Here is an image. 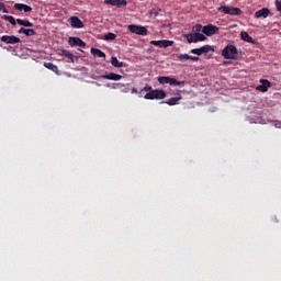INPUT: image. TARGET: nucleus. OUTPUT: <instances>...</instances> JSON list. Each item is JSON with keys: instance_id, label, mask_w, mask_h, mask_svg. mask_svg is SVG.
<instances>
[{"instance_id": "obj_35", "label": "nucleus", "mask_w": 281, "mask_h": 281, "mask_svg": "<svg viewBox=\"0 0 281 281\" xmlns=\"http://www.w3.org/2000/svg\"><path fill=\"white\" fill-rule=\"evenodd\" d=\"M0 11L3 12L4 14H8V9L5 8L4 3H0Z\"/></svg>"}, {"instance_id": "obj_28", "label": "nucleus", "mask_w": 281, "mask_h": 281, "mask_svg": "<svg viewBox=\"0 0 281 281\" xmlns=\"http://www.w3.org/2000/svg\"><path fill=\"white\" fill-rule=\"evenodd\" d=\"M144 91H146L147 93H150V91H153V86H150V85H145V87H144V88L140 90V92H139L140 98H142V93H143Z\"/></svg>"}, {"instance_id": "obj_11", "label": "nucleus", "mask_w": 281, "mask_h": 281, "mask_svg": "<svg viewBox=\"0 0 281 281\" xmlns=\"http://www.w3.org/2000/svg\"><path fill=\"white\" fill-rule=\"evenodd\" d=\"M69 23L71 27H75V30H81V27H85V23H82V20L78 16L69 18Z\"/></svg>"}, {"instance_id": "obj_12", "label": "nucleus", "mask_w": 281, "mask_h": 281, "mask_svg": "<svg viewBox=\"0 0 281 281\" xmlns=\"http://www.w3.org/2000/svg\"><path fill=\"white\" fill-rule=\"evenodd\" d=\"M260 86L257 87V91H261V93H267L271 87V82L267 79H260Z\"/></svg>"}, {"instance_id": "obj_33", "label": "nucleus", "mask_w": 281, "mask_h": 281, "mask_svg": "<svg viewBox=\"0 0 281 281\" xmlns=\"http://www.w3.org/2000/svg\"><path fill=\"white\" fill-rule=\"evenodd\" d=\"M104 3L106 5H117V0H104Z\"/></svg>"}, {"instance_id": "obj_23", "label": "nucleus", "mask_w": 281, "mask_h": 281, "mask_svg": "<svg viewBox=\"0 0 281 281\" xmlns=\"http://www.w3.org/2000/svg\"><path fill=\"white\" fill-rule=\"evenodd\" d=\"M16 23L23 27H34V23L30 22L29 20L16 19Z\"/></svg>"}, {"instance_id": "obj_3", "label": "nucleus", "mask_w": 281, "mask_h": 281, "mask_svg": "<svg viewBox=\"0 0 281 281\" xmlns=\"http://www.w3.org/2000/svg\"><path fill=\"white\" fill-rule=\"evenodd\" d=\"M158 82L160 85H170L171 87H186V81H177V79L170 77H158Z\"/></svg>"}, {"instance_id": "obj_24", "label": "nucleus", "mask_w": 281, "mask_h": 281, "mask_svg": "<svg viewBox=\"0 0 281 281\" xmlns=\"http://www.w3.org/2000/svg\"><path fill=\"white\" fill-rule=\"evenodd\" d=\"M201 32H203V25H201V24H195V25L192 27V33H193V34H198V36H203V34H202Z\"/></svg>"}, {"instance_id": "obj_26", "label": "nucleus", "mask_w": 281, "mask_h": 281, "mask_svg": "<svg viewBox=\"0 0 281 281\" xmlns=\"http://www.w3.org/2000/svg\"><path fill=\"white\" fill-rule=\"evenodd\" d=\"M166 98V91L156 89L155 90V100H164Z\"/></svg>"}, {"instance_id": "obj_13", "label": "nucleus", "mask_w": 281, "mask_h": 281, "mask_svg": "<svg viewBox=\"0 0 281 281\" xmlns=\"http://www.w3.org/2000/svg\"><path fill=\"white\" fill-rule=\"evenodd\" d=\"M271 14V10L269 8H262L255 12V19H267Z\"/></svg>"}, {"instance_id": "obj_20", "label": "nucleus", "mask_w": 281, "mask_h": 281, "mask_svg": "<svg viewBox=\"0 0 281 281\" xmlns=\"http://www.w3.org/2000/svg\"><path fill=\"white\" fill-rule=\"evenodd\" d=\"M178 60H193V61H199V57L196 56H190L188 54H180L177 56Z\"/></svg>"}, {"instance_id": "obj_7", "label": "nucleus", "mask_w": 281, "mask_h": 281, "mask_svg": "<svg viewBox=\"0 0 281 281\" xmlns=\"http://www.w3.org/2000/svg\"><path fill=\"white\" fill-rule=\"evenodd\" d=\"M1 42L5 43L7 45H16V43H21V38L14 35H3L1 37Z\"/></svg>"}, {"instance_id": "obj_5", "label": "nucleus", "mask_w": 281, "mask_h": 281, "mask_svg": "<svg viewBox=\"0 0 281 281\" xmlns=\"http://www.w3.org/2000/svg\"><path fill=\"white\" fill-rule=\"evenodd\" d=\"M188 43H201L205 41V35H198L196 33H189L184 35Z\"/></svg>"}, {"instance_id": "obj_22", "label": "nucleus", "mask_w": 281, "mask_h": 281, "mask_svg": "<svg viewBox=\"0 0 281 281\" xmlns=\"http://www.w3.org/2000/svg\"><path fill=\"white\" fill-rule=\"evenodd\" d=\"M111 65H112V67H116L117 69L124 67V63L117 60V57H115V56L111 57Z\"/></svg>"}, {"instance_id": "obj_9", "label": "nucleus", "mask_w": 281, "mask_h": 281, "mask_svg": "<svg viewBox=\"0 0 281 281\" xmlns=\"http://www.w3.org/2000/svg\"><path fill=\"white\" fill-rule=\"evenodd\" d=\"M150 45H155V47H172L175 45V42L170 40H160V41H150Z\"/></svg>"}, {"instance_id": "obj_18", "label": "nucleus", "mask_w": 281, "mask_h": 281, "mask_svg": "<svg viewBox=\"0 0 281 281\" xmlns=\"http://www.w3.org/2000/svg\"><path fill=\"white\" fill-rule=\"evenodd\" d=\"M18 34H25V36H36V31H34V29L21 27L18 31Z\"/></svg>"}, {"instance_id": "obj_10", "label": "nucleus", "mask_w": 281, "mask_h": 281, "mask_svg": "<svg viewBox=\"0 0 281 281\" xmlns=\"http://www.w3.org/2000/svg\"><path fill=\"white\" fill-rule=\"evenodd\" d=\"M202 32L203 34H205V36H214V34H218L220 29L217 26L209 24L206 26H203Z\"/></svg>"}, {"instance_id": "obj_34", "label": "nucleus", "mask_w": 281, "mask_h": 281, "mask_svg": "<svg viewBox=\"0 0 281 281\" xmlns=\"http://www.w3.org/2000/svg\"><path fill=\"white\" fill-rule=\"evenodd\" d=\"M59 56H69V50L67 49H59Z\"/></svg>"}, {"instance_id": "obj_31", "label": "nucleus", "mask_w": 281, "mask_h": 281, "mask_svg": "<svg viewBox=\"0 0 281 281\" xmlns=\"http://www.w3.org/2000/svg\"><path fill=\"white\" fill-rule=\"evenodd\" d=\"M127 5L126 0H116V8H125Z\"/></svg>"}, {"instance_id": "obj_19", "label": "nucleus", "mask_w": 281, "mask_h": 281, "mask_svg": "<svg viewBox=\"0 0 281 281\" xmlns=\"http://www.w3.org/2000/svg\"><path fill=\"white\" fill-rule=\"evenodd\" d=\"M90 52L94 58H106V54L100 48H91Z\"/></svg>"}, {"instance_id": "obj_6", "label": "nucleus", "mask_w": 281, "mask_h": 281, "mask_svg": "<svg viewBox=\"0 0 281 281\" xmlns=\"http://www.w3.org/2000/svg\"><path fill=\"white\" fill-rule=\"evenodd\" d=\"M210 52H214V48L210 45H204L200 48L191 49V54H195L196 56H203V54H207Z\"/></svg>"}, {"instance_id": "obj_25", "label": "nucleus", "mask_w": 281, "mask_h": 281, "mask_svg": "<svg viewBox=\"0 0 281 281\" xmlns=\"http://www.w3.org/2000/svg\"><path fill=\"white\" fill-rule=\"evenodd\" d=\"M112 89H120L123 93H128V89L124 83H114Z\"/></svg>"}, {"instance_id": "obj_30", "label": "nucleus", "mask_w": 281, "mask_h": 281, "mask_svg": "<svg viewBox=\"0 0 281 281\" xmlns=\"http://www.w3.org/2000/svg\"><path fill=\"white\" fill-rule=\"evenodd\" d=\"M117 38V35L115 33H108L104 37L105 41H115Z\"/></svg>"}, {"instance_id": "obj_2", "label": "nucleus", "mask_w": 281, "mask_h": 281, "mask_svg": "<svg viewBox=\"0 0 281 281\" xmlns=\"http://www.w3.org/2000/svg\"><path fill=\"white\" fill-rule=\"evenodd\" d=\"M217 12H223V14H229L231 16H240L243 10L236 7L222 5L217 9Z\"/></svg>"}, {"instance_id": "obj_1", "label": "nucleus", "mask_w": 281, "mask_h": 281, "mask_svg": "<svg viewBox=\"0 0 281 281\" xmlns=\"http://www.w3.org/2000/svg\"><path fill=\"white\" fill-rule=\"evenodd\" d=\"M222 56L226 60H236L238 58V48L234 45H227L223 48Z\"/></svg>"}, {"instance_id": "obj_17", "label": "nucleus", "mask_w": 281, "mask_h": 281, "mask_svg": "<svg viewBox=\"0 0 281 281\" xmlns=\"http://www.w3.org/2000/svg\"><path fill=\"white\" fill-rule=\"evenodd\" d=\"M180 100H183V97H181V94L170 98L169 100L165 101V104H168V106H177Z\"/></svg>"}, {"instance_id": "obj_15", "label": "nucleus", "mask_w": 281, "mask_h": 281, "mask_svg": "<svg viewBox=\"0 0 281 281\" xmlns=\"http://www.w3.org/2000/svg\"><path fill=\"white\" fill-rule=\"evenodd\" d=\"M13 8L19 12H32V7L24 3H15Z\"/></svg>"}, {"instance_id": "obj_14", "label": "nucleus", "mask_w": 281, "mask_h": 281, "mask_svg": "<svg viewBox=\"0 0 281 281\" xmlns=\"http://www.w3.org/2000/svg\"><path fill=\"white\" fill-rule=\"evenodd\" d=\"M101 78L103 80H114V81H117V80H122V75H119V74H115V72H108L105 75H102Z\"/></svg>"}, {"instance_id": "obj_27", "label": "nucleus", "mask_w": 281, "mask_h": 281, "mask_svg": "<svg viewBox=\"0 0 281 281\" xmlns=\"http://www.w3.org/2000/svg\"><path fill=\"white\" fill-rule=\"evenodd\" d=\"M2 19L4 21H8L9 23H11V25H16V20L14 19V16L12 15H3Z\"/></svg>"}, {"instance_id": "obj_36", "label": "nucleus", "mask_w": 281, "mask_h": 281, "mask_svg": "<svg viewBox=\"0 0 281 281\" xmlns=\"http://www.w3.org/2000/svg\"><path fill=\"white\" fill-rule=\"evenodd\" d=\"M150 16H154V19H157V15L159 14V12H157V10L153 9L149 11Z\"/></svg>"}, {"instance_id": "obj_37", "label": "nucleus", "mask_w": 281, "mask_h": 281, "mask_svg": "<svg viewBox=\"0 0 281 281\" xmlns=\"http://www.w3.org/2000/svg\"><path fill=\"white\" fill-rule=\"evenodd\" d=\"M132 93H137V89H136V88H133V89H132Z\"/></svg>"}, {"instance_id": "obj_16", "label": "nucleus", "mask_w": 281, "mask_h": 281, "mask_svg": "<svg viewBox=\"0 0 281 281\" xmlns=\"http://www.w3.org/2000/svg\"><path fill=\"white\" fill-rule=\"evenodd\" d=\"M240 38L241 41H245L246 43H251V45H256V40L249 35V33L241 31L240 32Z\"/></svg>"}, {"instance_id": "obj_8", "label": "nucleus", "mask_w": 281, "mask_h": 281, "mask_svg": "<svg viewBox=\"0 0 281 281\" xmlns=\"http://www.w3.org/2000/svg\"><path fill=\"white\" fill-rule=\"evenodd\" d=\"M68 44L70 47H87V43H85L80 37L75 36L68 38Z\"/></svg>"}, {"instance_id": "obj_32", "label": "nucleus", "mask_w": 281, "mask_h": 281, "mask_svg": "<svg viewBox=\"0 0 281 281\" xmlns=\"http://www.w3.org/2000/svg\"><path fill=\"white\" fill-rule=\"evenodd\" d=\"M66 58H69L70 63H76V60H78V57L74 56L71 52H68V55L66 56Z\"/></svg>"}, {"instance_id": "obj_4", "label": "nucleus", "mask_w": 281, "mask_h": 281, "mask_svg": "<svg viewBox=\"0 0 281 281\" xmlns=\"http://www.w3.org/2000/svg\"><path fill=\"white\" fill-rule=\"evenodd\" d=\"M127 30H130L132 32V34H137L138 36H147L148 35V29H146L145 26L131 24L127 26Z\"/></svg>"}, {"instance_id": "obj_29", "label": "nucleus", "mask_w": 281, "mask_h": 281, "mask_svg": "<svg viewBox=\"0 0 281 281\" xmlns=\"http://www.w3.org/2000/svg\"><path fill=\"white\" fill-rule=\"evenodd\" d=\"M145 100H155V90H151L150 92H147L144 95Z\"/></svg>"}, {"instance_id": "obj_21", "label": "nucleus", "mask_w": 281, "mask_h": 281, "mask_svg": "<svg viewBox=\"0 0 281 281\" xmlns=\"http://www.w3.org/2000/svg\"><path fill=\"white\" fill-rule=\"evenodd\" d=\"M44 67L46 69H49L50 71H53L57 76H60V72L58 70V66L54 65L53 63H44Z\"/></svg>"}]
</instances>
